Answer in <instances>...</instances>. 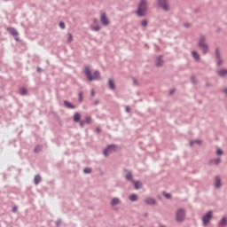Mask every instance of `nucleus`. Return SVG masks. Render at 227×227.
Wrapping results in <instances>:
<instances>
[{"label": "nucleus", "instance_id": "4", "mask_svg": "<svg viewBox=\"0 0 227 227\" xmlns=\"http://www.w3.org/2000/svg\"><path fill=\"white\" fill-rule=\"evenodd\" d=\"M176 223H184V221H185V209L179 208L176 210Z\"/></svg>", "mask_w": 227, "mask_h": 227}, {"label": "nucleus", "instance_id": "40", "mask_svg": "<svg viewBox=\"0 0 227 227\" xmlns=\"http://www.w3.org/2000/svg\"><path fill=\"white\" fill-rule=\"evenodd\" d=\"M56 226L60 227L61 226V219H58L56 222Z\"/></svg>", "mask_w": 227, "mask_h": 227}, {"label": "nucleus", "instance_id": "18", "mask_svg": "<svg viewBox=\"0 0 227 227\" xmlns=\"http://www.w3.org/2000/svg\"><path fill=\"white\" fill-rule=\"evenodd\" d=\"M73 120L74 121V123H79V121H81V114L79 113H74Z\"/></svg>", "mask_w": 227, "mask_h": 227}, {"label": "nucleus", "instance_id": "13", "mask_svg": "<svg viewBox=\"0 0 227 227\" xmlns=\"http://www.w3.org/2000/svg\"><path fill=\"white\" fill-rule=\"evenodd\" d=\"M218 77H226L227 76V69H219L216 71Z\"/></svg>", "mask_w": 227, "mask_h": 227}, {"label": "nucleus", "instance_id": "43", "mask_svg": "<svg viewBox=\"0 0 227 227\" xmlns=\"http://www.w3.org/2000/svg\"><path fill=\"white\" fill-rule=\"evenodd\" d=\"M17 210H18L17 206H14V207H12V212H13V214L17 213Z\"/></svg>", "mask_w": 227, "mask_h": 227}, {"label": "nucleus", "instance_id": "45", "mask_svg": "<svg viewBox=\"0 0 227 227\" xmlns=\"http://www.w3.org/2000/svg\"><path fill=\"white\" fill-rule=\"evenodd\" d=\"M125 111H126V113H130V107L126 106Z\"/></svg>", "mask_w": 227, "mask_h": 227}, {"label": "nucleus", "instance_id": "50", "mask_svg": "<svg viewBox=\"0 0 227 227\" xmlns=\"http://www.w3.org/2000/svg\"><path fill=\"white\" fill-rule=\"evenodd\" d=\"M133 82H134L135 84H137V80L133 79Z\"/></svg>", "mask_w": 227, "mask_h": 227}, {"label": "nucleus", "instance_id": "15", "mask_svg": "<svg viewBox=\"0 0 227 227\" xmlns=\"http://www.w3.org/2000/svg\"><path fill=\"white\" fill-rule=\"evenodd\" d=\"M108 86L112 91H114L116 90V85L114 84V81L111 78L108 79Z\"/></svg>", "mask_w": 227, "mask_h": 227}, {"label": "nucleus", "instance_id": "3", "mask_svg": "<svg viewBox=\"0 0 227 227\" xmlns=\"http://www.w3.org/2000/svg\"><path fill=\"white\" fill-rule=\"evenodd\" d=\"M198 46L201 49L203 54L208 52V44L207 43V37L205 35L200 36Z\"/></svg>", "mask_w": 227, "mask_h": 227}, {"label": "nucleus", "instance_id": "21", "mask_svg": "<svg viewBox=\"0 0 227 227\" xmlns=\"http://www.w3.org/2000/svg\"><path fill=\"white\" fill-rule=\"evenodd\" d=\"M162 56H159L157 57L156 59V67H162Z\"/></svg>", "mask_w": 227, "mask_h": 227}, {"label": "nucleus", "instance_id": "6", "mask_svg": "<svg viewBox=\"0 0 227 227\" xmlns=\"http://www.w3.org/2000/svg\"><path fill=\"white\" fill-rule=\"evenodd\" d=\"M116 148L118 146L116 145H107L105 150L103 151V154L105 157H109L110 153H113V152H116Z\"/></svg>", "mask_w": 227, "mask_h": 227}, {"label": "nucleus", "instance_id": "23", "mask_svg": "<svg viewBox=\"0 0 227 227\" xmlns=\"http://www.w3.org/2000/svg\"><path fill=\"white\" fill-rule=\"evenodd\" d=\"M215 59H219L223 57H221V51L219 50V47H216L215 50Z\"/></svg>", "mask_w": 227, "mask_h": 227}, {"label": "nucleus", "instance_id": "5", "mask_svg": "<svg viewBox=\"0 0 227 227\" xmlns=\"http://www.w3.org/2000/svg\"><path fill=\"white\" fill-rule=\"evenodd\" d=\"M212 215L213 212L209 210L202 216V226H208V223L212 220Z\"/></svg>", "mask_w": 227, "mask_h": 227}, {"label": "nucleus", "instance_id": "44", "mask_svg": "<svg viewBox=\"0 0 227 227\" xmlns=\"http://www.w3.org/2000/svg\"><path fill=\"white\" fill-rule=\"evenodd\" d=\"M93 22H94V24H98V19L94 18V19H93Z\"/></svg>", "mask_w": 227, "mask_h": 227}, {"label": "nucleus", "instance_id": "22", "mask_svg": "<svg viewBox=\"0 0 227 227\" xmlns=\"http://www.w3.org/2000/svg\"><path fill=\"white\" fill-rule=\"evenodd\" d=\"M35 184L38 185V184H40V182H42V176L40 175H35V179H34Z\"/></svg>", "mask_w": 227, "mask_h": 227}, {"label": "nucleus", "instance_id": "48", "mask_svg": "<svg viewBox=\"0 0 227 227\" xmlns=\"http://www.w3.org/2000/svg\"><path fill=\"white\" fill-rule=\"evenodd\" d=\"M184 27H190L189 23H184Z\"/></svg>", "mask_w": 227, "mask_h": 227}, {"label": "nucleus", "instance_id": "35", "mask_svg": "<svg viewBox=\"0 0 227 227\" xmlns=\"http://www.w3.org/2000/svg\"><path fill=\"white\" fill-rule=\"evenodd\" d=\"M78 123H80V127L82 129H84V125H86V121H78Z\"/></svg>", "mask_w": 227, "mask_h": 227}, {"label": "nucleus", "instance_id": "26", "mask_svg": "<svg viewBox=\"0 0 227 227\" xmlns=\"http://www.w3.org/2000/svg\"><path fill=\"white\" fill-rule=\"evenodd\" d=\"M194 145H201V140H192L190 142V146H194Z\"/></svg>", "mask_w": 227, "mask_h": 227}, {"label": "nucleus", "instance_id": "32", "mask_svg": "<svg viewBox=\"0 0 227 227\" xmlns=\"http://www.w3.org/2000/svg\"><path fill=\"white\" fill-rule=\"evenodd\" d=\"M84 121L87 125H91V116H87Z\"/></svg>", "mask_w": 227, "mask_h": 227}, {"label": "nucleus", "instance_id": "1", "mask_svg": "<svg viewBox=\"0 0 227 227\" xmlns=\"http://www.w3.org/2000/svg\"><path fill=\"white\" fill-rule=\"evenodd\" d=\"M146 12H148V1L140 0L136 14L137 15V17H145Z\"/></svg>", "mask_w": 227, "mask_h": 227}, {"label": "nucleus", "instance_id": "17", "mask_svg": "<svg viewBox=\"0 0 227 227\" xmlns=\"http://www.w3.org/2000/svg\"><path fill=\"white\" fill-rule=\"evenodd\" d=\"M64 106L67 109H75V105H72L68 100L64 101Z\"/></svg>", "mask_w": 227, "mask_h": 227}, {"label": "nucleus", "instance_id": "28", "mask_svg": "<svg viewBox=\"0 0 227 227\" xmlns=\"http://www.w3.org/2000/svg\"><path fill=\"white\" fill-rule=\"evenodd\" d=\"M90 29L92 31H100V29H102V27H100V26H90Z\"/></svg>", "mask_w": 227, "mask_h": 227}, {"label": "nucleus", "instance_id": "54", "mask_svg": "<svg viewBox=\"0 0 227 227\" xmlns=\"http://www.w3.org/2000/svg\"><path fill=\"white\" fill-rule=\"evenodd\" d=\"M206 86H207V87L210 86V83H207Z\"/></svg>", "mask_w": 227, "mask_h": 227}, {"label": "nucleus", "instance_id": "53", "mask_svg": "<svg viewBox=\"0 0 227 227\" xmlns=\"http://www.w3.org/2000/svg\"><path fill=\"white\" fill-rule=\"evenodd\" d=\"M145 217H148V213H145Z\"/></svg>", "mask_w": 227, "mask_h": 227}, {"label": "nucleus", "instance_id": "46", "mask_svg": "<svg viewBox=\"0 0 227 227\" xmlns=\"http://www.w3.org/2000/svg\"><path fill=\"white\" fill-rule=\"evenodd\" d=\"M90 95H91V97H95V90H91V92H90Z\"/></svg>", "mask_w": 227, "mask_h": 227}, {"label": "nucleus", "instance_id": "30", "mask_svg": "<svg viewBox=\"0 0 227 227\" xmlns=\"http://www.w3.org/2000/svg\"><path fill=\"white\" fill-rule=\"evenodd\" d=\"M223 63H224V60L223 59V58L216 59V66L217 67H221V65H223Z\"/></svg>", "mask_w": 227, "mask_h": 227}, {"label": "nucleus", "instance_id": "34", "mask_svg": "<svg viewBox=\"0 0 227 227\" xmlns=\"http://www.w3.org/2000/svg\"><path fill=\"white\" fill-rule=\"evenodd\" d=\"M59 26L60 29H65V27H67V26L65 25V22H63V21H60Z\"/></svg>", "mask_w": 227, "mask_h": 227}, {"label": "nucleus", "instance_id": "12", "mask_svg": "<svg viewBox=\"0 0 227 227\" xmlns=\"http://www.w3.org/2000/svg\"><path fill=\"white\" fill-rule=\"evenodd\" d=\"M222 160H221V158H215V159L210 160L208 161V164H209L210 166H213V164H214L215 166H219V165L221 164Z\"/></svg>", "mask_w": 227, "mask_h": 227}, {"label": "nucleus", "instance_id": "42", "mask_svg": "<svg viewBox=\"0 0 227 227\" xmlns=\"http://www.w3.org/2000/svg\"><path fill=\"white\" fill-rule=\"evenodd\" d=\"M96 132H97V134H100V132H102V129H100V127H98L96 129Z\"/></svg>", "mask_w": 227, "mask_h": 227}, {"label": "nucleus", "instance_id": "49", "mask_svg": "<svg viewBox=\"0 0 227 227\" xmlns=\"http://www.w3.org/2000/svg\"><path fill=\"white\" fill-rule=\"evenodd\" d=\"M42 68L40 67H37V72H42Z\"/></svg>", "mask_w": 227, "mask_h": 227}, {"label": "nucleus", "instance_id": "29", "mask_svg": "<svg viewBox=\"0 0 227 227\" xmlns=\"http://www.w3.org/2000/svg\"><path fill=\"white\" fill-rule=\"evenodd\" d=\"M20 95H22L23 97H24L25 95H27V89H26V88H21L20 90Z\"/></svg>", "mask_w": 227, "mask_h": 227}, {"label": "nucleus", "instance_id": "39", "mask_svg": "<svg viewBox=\"0 0 227 227\" xmlns=\"http://www.w3.org/2000/svg\"><path fill=\"white\" fill-rule=\"evenodd\" d=\"M164 197H165L167 200H171V193H164Z\"/></svg>", "mask_w": 227, "mask_h": 227}, {"label": "nucleus", "instance_id": "37", "mask_svg": "<svg viewBox=\"0 0 227 227\" xmlns=\"http://www.w3.org/2000/svg\"><path fill=\"white\" fill-rule=\"evenodd\" d=\"M83 173H85V174H90V173H91V168H85L83 169Z\"/></svg>", "mask_w": 227, "mask_h": 227}, {"label": "nucleus", "instance_id": "19", "mask_svg": "<svg viewBox=\"0 0 227 227\" xmlns=\"http://www.w3.org/2000/svg\"><path fill=\"white\" fill-rule=\"evenodd\" d=\"M132 184H134V187L137 190H139V189H141V187H143V184H141V181L134 180V181H132Z\"/></svg>", "mask_w": 227, "mask_h": 227}, {"label": "nucleus", "instance_id": "47", "mask_svg": "<svg viewBox=\"0 0 227 227\" xmlns=\"http://www.w3.org/2000/svg\"><path fill=\"white\" fill-rule=\"evenodd\" d=\"M223 93H224L226 95V97H227V89H223Z\"/></svg>", "mask_w": 227, "mask_h": 227}, {"label": "nucleus", "instance_id": "27", "mask_svg": "<svg viewBox=\"0 0 227 227\" xmlns=\"http://www.w3.org/2000/svg\"><path fill=\"white\" fill-rule=\"evenodd\" d=\"M67 36V43H72V42H74V35L71 33H68Z\"/></svg>", "mask_w": 227, "mask_h": 227}, {"label": "nucleus", "instance_id": "36", "mask_svg": "<svg viewBox=\"0 0 227 227\" xmlns=\"http://www.w3.org/2000/svg\"><path fill=\"white\" fill-rule=\"evenodd\" d=\"M216 155H219V156L223 155V149L222 148H217Z\"/></svg>", "mask_w": 227, "mask_h": 227}, {"label": "nucleus", "instance_id": "9", "mask_svg": "<svg viewBox=\"0 0 227 227\" xmlns=\"http://www.w3.org/2000/svg\"><path fill=\"white\" fill-rule=\"evenodd\" d=\"M100 22L103 26L107 27L109 24V19H107V16L106 12H102L100 15Z\"/></svg>", "mask_w": 227, "mask_h": 227}, {"label": "nucleus", "instance_id": "25", "mask_svg": "<svg viewBox=\"0 0 227 227\" xmlns=\"http://www.w3.org/2000/svg\"><path fill=\"white\" fill-rule=\"evenodd\" d=\"M219 226H226L227 225V219L226 217L222 218V220L218 223Z\"/></svg>", "mask_w": 227, "mask_h": 227}, {"label": "nucleus", "instance_id": "14", "mask_svg": "<svg viewBox=\"0 0 227 227\" xmlns=\"http://www.w3.org/2000/svg\"><path fill=\"white\" fill-rule=\"evenodd\" d=\"M145 205H157V200H155V199L150 197L145 200Z\"/></svg>", "mask_w": 227, "mask_h": 227}, {"label": "nucleus", "instance_id": "10", "mask_svg": "<svg viewBox=\"0 0 227 227\" xmlns=\"http://www.w3.org/2000/svg\"><path fill=\"white\" fill-rule=\"evenodd\" d=\"M124 173L125 174V179L128 181V182H134V177L132 176V171L127 169V168H124Z\"/></svg>", "mask_w": 227, "mask_h": 227}, {"label": "nucleus", "instance_id": "24", "mask_svg": "<svg viewBox=\"0 0 227 227\" xmlns=\"http://www.w3.org/2000/svg\"><path fill=\"white\" fill-rule=\"evenodd\" d=\"M129 201H132V202L137 201V194L132 193L131 195H129Z\"/></svg>", "mask_w": 227, "mask_h": 227}, {"label": "nucleus", "instance_id": "11", "mask_svg": "<svg viewBox=\"0 0 227 227\" xmlns=\"http://www.w3.org/2000/svg\"><path fill=\"white\" fill-rule=\"evenodd\" d=\"M222 185L221 177L219 176H215V188L221 189Z\"/></svg>", "mask_w": 227, "mask_h": 227}, {"label": "nucleus", "instance_id": "20", "mask_svg": "<svg viewBox=\"0 0 227 227\" xmlns=\"http://www.w3.org/2000/svg\"><path fill=\"white\" fill-rule=\"evenodd\" d=\"M192 58L195 59V61H200V53H198L196 51H192Z\"/></svg>", "mask_w": 227, "mask_h": 227}, {"label": "nucleus", "instance_id": "7", "mask_svg": "<svg viewBox=\"0 0 227 227\" xmlns=\"http://www.w3.org/2000/svg\"><path fill=\"white\" fill-rule=\"evenodd\" d=\"M159 8H161L163 12H169V3L168 0H157Z\"/></svg>", "mask_w": 227, "mask_h": 227}, {"label": "nucleus", "instance_id": "33", "mask_svg": "<svg viewBox=\"0 0 227 227\" xmlns=\"http://www.w3.org/2000/svg\"><path fill=\"white\" fill-rule=\"evenodd\" d=\"M191 81L192 84H198V79H196V76H192Z\"/></svg>", "mask_w": 227, "mask_h": 227}, {"label": "nucleus", "instance_id": "51", "mask_svg": "<svg viewBox=\"0 0 227 227\" xmlns=\"http://www.w3.org/2000/svg\"><path fill=\"white\" fill-rule=\"evenodd\" d=\"M173 93H175V90H170V95H173Z\"/></svg>", "mask_w": 227, "mask_h": 227}, {"label": "nucleus", "instance_id": "2", "mask_svg": "<svg viewBox=\"0 0 227 227\" xmlns=\"http://www.w3.org/2000/svg\"><path fill=\"white\" fill-rule=\"evenodd\" d=\"M85 75L90 81V82L93 81H100V72L98 70L94 71L93 74H91V69H90V67H85Z\"/></svg>", "mask_w": 227, "mask_h": 227}, {"label": "nucleus", "instance_id": "16", "mask_svg": "<svg viewBox=\"0 0 227 227\" xmlns=\"http://www.w3.org/2000/svg\"><path fill=\"white\" fill-rule=\"evenodd\" d=\"M121 203V200L118 198H114L111 200V207H116V205H120Z\"/></svg>", "mask_w": 227, "mask_h": 227}, {"label": "nucleus", "instance_id": "52", "mask_svg": "<svg viewBox=\"0 0 227 227\" xmlns=\"http://www.w3.org/2000/svg\"><path fill=\"white\" fill-rule=\"evenodd\" d=\"M98 100H96L95 101V106H98Z\"/></svg>", "mask_w": 227, "mask_h": 227}, {"label": "nucleus", "instance_id": "38", "mask_svg": "<svg viewBox=\"0 0 227 227\" xmlns=\"http://www.w3.org/2000/svg\"><path fill=\"white\" fill-rule=\"evenodd\" d=\"M40 150H42V146L37 145V146L35 148V153H38V152H40Z\"/></svg>", "mask_w": 227, "mask_h": 227}, {"label": "nucleus", "instance_id": "41", "mask_svg": "<svg viewBox=\"0 0 227 227\" xmlns=\"http://www.w3.org/2000/svg\"><path fill=\"white\" fill-rule=\"evenodd\" d=\"M82 92H79V102H82Z\"/></svg>", "mask_w": 227, "mask_h": 227}, {"label": "nucleus", "instance_id": "8", "mask_svg": "<svg viewBox=\"0 0 227 227\" xmlns=\"http://www.w3.org/2000/svg\"><path fill=\"white\" fill-rule=\"evenodd\" d=\"M7 31H8V33H10V35H12V36H14L16 42H19V31H17V29H15V27H8Z\"/></svg>", "mask_w": 227, "mask_h": 227}, {"label": "nucleus", "instance_id": "31", "mask_svg": "<svg viewBox=\"0 0 227 227\" xmlns=\"http://www.w3.org/2000/svg\"><path fill=\"white\" fill-rule=\"evenodd\" d=\"M141 26L142 27H146V26H148V20H143L141 21Z\"/></svg>", "mask_w": 227, "mask_h": 227}]
</instances>
